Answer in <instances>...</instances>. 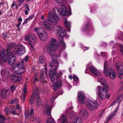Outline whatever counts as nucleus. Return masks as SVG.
<instances>
[{"label":"nucleus","mask_w":123,"mask_h":123,"mask_svg":"<svg viewBox=\"0 0 123 123\" xmlns=\"http://www.w3.org/2000/svg\"><path fill=\"white\" fill-rule=\"evenodd\" d=\"M13 47H14L13 49L14 53L19 56L23 55L26 50L25 47L22 44L16 45L15 43H12L8 45L6 50L7 52L8 53Z\"/></svg>","instance_id":"obj_1"},{"label":"nucleus","mask_w":123,"mask_h":123,"mask_svg":"<svg viewBox=\"0 0 123 123\" xmlns=\"http://www.w3.org/2000/svg\"><path fill=\"white\" fill-rule=\"evenodd\" d=\"M56 33L58 36V38L59 39L60 42L62 50H64L66 47V44L64 40L63 37L66 36V31L62 27L60 26H56Z\"/></svg>","instance_id":"obj_2"},{"label":"nucleus","mask_w":123,"mask_h":123,"mask_svg":"<svg viewBox=\"0 0 123 123\" xmlns=\"http://www.w3.org/2000/svg\"><path fill=\"white\" fill-rule=\"evenodd\" d=\"M108 67L107 62L105 61V62L103 72L105 76H108L111 79H113L115 78L116 76V74L115 70L111 68H109L107 71V70Z\"/></svg>","instance_id":"obj_3"},{"label":"nucleus","mask_w":123,"mask_h":123,"mask_svg":"<svg viewBox=\"0 0 123 123\" xmlns=\"http://www.w3.org/2000/svg\"><path fill=\"white\" fill-rule=\"evenodd\" d=\"M57 48V45L55 44L53 42L45 45L44 49V51L48 52L51 56L53 55L54 51L56 50Z\"/></svg>","instance_id":"obj_4"},{"label":"nucleus","mask_w":123,"mask_h":123,"mask_svg":"<svg viewBox=\"0 0 123 123\" xmlns=\"http://www.w3.org/2000/svg\"><path fill=\"white\" fill-rule=\"evenodd\" d=\"M105 88L102 86H98L97 90L98 92V94L99 95L100 98L102 99L105 98L106 93L107 91L109 90V88L107 89V88Z\"/></svg>","instance_id":"obj_5"},{"label":"nucleus","mask_w":123,"mask_h":123,"mask_svg":"<svg viewBox=\"0 0 123 123\" xmlns=\"http://www.w3.org/2000/svg\"><path fill=\"white\" fill-rule=\"evenodd\" d=\"M24 40L25 41H28L29 44L32 48L33 47L32 45L35 43L36 40V38L34 35L31 33H29L25 36Z\"/></svg>","instance_id":"obj_6"},{"label":"nucleus","mask_w":123,"mask_h":123,"mask_svg":"<svg viewBox=\"0 0 123 123\" xmlns=\"http://www.w3.org/2000/svg\"><path fill=\"white\" fill-rule=\"evenodd\" d=\"M7 55L9 58L8 63L10 65H12L15 62L16 60V57L14 53L12 52L8 53Z\"/></svg>","instance_id":"obj_7"},{"label":"nucleus","mask_w":123,"mask_h":123,"mask_svg":"<svg viewBox=\"0 0 123 123\" xmlns=\"http://www.w3.org/2000/svg\"><path fill=\"white\" fill-rule=\"evenodd\" d=\"M88 109L91 111L95 110L97 107L98 105L96 101H89L86 104Z\"/></svg>","instance_id":"obj_8"},{"label":"nucleus","mask_w":123,"mask_h":123,"mask_svg":"<svg viewBox=\"0 0 123 123\" xmlns=\"http://www.w3.org/2000/svg\"><path fill=\"white\" fill-rule=\"evenodd\" d=\"M40 24L42 26H44L46 29L49 31H52L53 29V25L50 24L46 19L41 22Z\"/></svg>","instance_id":"obj_9"},{"label":"nucleus","mask_w":123,"mask_h":123,"mask_svg":"<svg viewBox=\"0 0 123 123\" xmlns=\"http://www.w3.org/2000/svg\"><path fill=\"white\" fill-rule=\"evenodd\" d=\"M5 52L4 49H2L0 52V64L1 63V60L4 62H6L7 61V56L5 54Z\"/></svg>","instance_id":"obj_10"},{"label":"nucleus","mask_w":123,"mask_h":123,"mask_svg":"<svg viewBox=\"0 0 123 123\" xmlns=\"http://www.w3.org/2000/svg\"><path fill=\"white\" fill-rule=\"evenodd\" d=\"M48 19L49 22L54 25H56L57 24V20L55 18L54 15L51 11H50L49 12Z\"/></svg>","instance_id":"obj_11"},{"label":"nucleus","mask_w":123,"mask_h":123,"mask_svg":"<svg viewBox=\"0 0 123 123\" xmlns=\"http://www.w3.org/2000/svg\"><path fill=\"white\" fill-rule=\"evenodd\" d=\"M49 74L51 80L52 82L54 83L57 81L59 76L56 71H54L53 73L50 72Z\"/></svg>","instance_id":"obj_12"},{"label":"nucleus","mask_w":123,"mask_h":123,"mask_svg":"<svg viewBox=\"0 0 123 123\" xmlns=\"http://www.w3.org/2000/svg\"><path fill=\"white\" fill-rule=\"evenodd\" d=\"M85 98V95L83 92L81 91H79L78 92V98L79 102L82 104H84Z\"/></svg>","instance_id":"obj_13"},{"label":"nucleus","mask_w":123,"mask_h":123,"mask_svg":"<svg viewBox=\"0 0 123 123\" xmlns=\"http://www.w3.org/2000/svg\"><path fill=\"white\" fill-rule=\"evenodd\" d=\"M115 67L118 74L120 75H123V66L120 64L119 61L116 62Z\"/></svg>","instance_id":"obj_14"},{"label":"nucleus","mask_w":123,"mask_h":123,"mask_svg":"<svg viewBox=\"0 0 123 123\" xmlns=\"http://www.w3.org/2000/svg\"><path fill=\"white\" fill-rule=\"evenodd\" d=\"M11 79L13 82H19L22 80L21 76L15 74H13L11 76Z\"/></svg>","instance_id":"obj_15"},{"label":"nucleus","mask_w":123,"mask_h":123,"mask_svg":"<svg viewBox=\"0 0 123 123\" xmlns=\"http://www.w3.org/2000/svg\"><path fill=\"white\" fill-rule=\"evenodd\" d=\"M37 35L40 39L42 41H45L47 39L48 36L47 33L43 31V32L38 33Z\"/></svg>","instance_id":"obj_16"},{"label":"nucleus","mask_w":123,"mask_h":123,"mask_svg":"<svg viewBox=\"0 0 123 123\" xmlns=\"http://www.w3.org/2000/svg\"><path fill=\"white\" fill-rule=\"evenodd\" d=\"M12 70L15 73L20 74H22L25 71V69L24 68H14V69H12Z\"/></svg>","instance_id":"obj_17"},{"label":"nucleus","mask_w":123,"mask_h":123,"mask_svg":"<svg viewBox=\"0 0 123 123\" xmlns=\"http://www.w3.org/2000/svg\"><path fill=\"white\" fill-rule=\"evenodd\" d=\"M89 69L92 72L96 75L99 76L100 74V72L93 66H91L90 67Z\"/></svg>","instance_id":"obj_18"},{"label":"nucleus","mask_w":123,"mask_h":123,"mask_svg":"<svg viewBox=\"0 0 123 123\" xmlns=\"http://www.w3.org/2000/svg\"><path fill=\"white\" fill-rule=\"evenodd\" d=\"M23 63L22 62L16 63L12 67V69H14V68H24L23 67L24 65Z\"/></svg>","instance_id":"obj_19"},{"label":"nucleus","mask_w":123,"mask_h":123,"mask_svg":"<svg viewBox=\"0 0 123 123\" xmlns=\"http://www.w3.org/2000/svg\"><path fill=\"white\" fill-rule=\"evenodd\" d=\"M44 72L43 70H42L41 71L40 73V79L39 81L41 82L45 83L47 82V81L44 80L45 77L42 75V74H44Z\"/></svg>","instance_id":"obj_20"},{"label":"nucleus","mask_w":123,"mask_h":123,"mask_svg":"<svg viewBox=\"0 0 123 123\" xmlns=\"http://www.w3.org/2000/svg\"><path fill=\"white\" fill-rule=\"evenodd\" d=\"M61 8V11L60 13L63 16H65L67 14V12L65 6L63 5L62 6Z\"/></svg>","instance_id":"obj_21"},{"label":"nucleus","mask_w":123,"mask_h":123,"mask_svg":"<svg viewBox=\"0 0 123 123\" xmlns=\"http://www.w3.org/2000/svg\"><path fill=\"white\" fill-rule=\"evenodd\" d=\"M60 9L58 8L55 7L53 9V10L55 16L58 20H59L60 19V17H59L57 15V13L60 12Z\"/></svg>","instance_id":"obj_22"},{"label":"nucleus","mask_w":123,"mask_h":123,"mask_svg":"<svg viewBox=\"0 0 123 123\" xmlns=\"http://www.w3.org/2000/svg\"><path fill=\"white\" fill-rule=\"evenodd\" d=\"M100 82L101 84L105 88H107V89H108V84L106 82L105 79L103 78H100Z\"/></svg>","instance_id":"obj_23"},{"label":"nucleus","mask_w":123,"mask_h":123,"mask_svg":"<svg viewBox=\"0 0 123 123\" xmlns=\"http://www.w3.org/2000/svg\"><path fill=\"white\" fill-rule=\"evenodd\" d=\"M65 26L67 28L68 31L69 32L70 31V23L67 21L66 19L64 21Z\"/></svg>","instance_id":"obj_24"},{"label":"nucleus","mask_w":123,"mask_h":123,"mask_svg":"<svg viewBox=\"0 0 123 123\" xmlns=\"http://www.w3.org/2000/svg\"><path fill=\"white\" fill-rule=\"evenodd\" d=\"M123 98V96L122 95L118 96L115 101H114L111 104V105L109 106L108 107H110L111 106L113 105L116 102H118L119 103L121 102L122 101Z\"/></svg>","instance_id":"obj_25"},{"label":"nucleus","mask_w":123,"mask_h":123,"mask_svg":"<svg viewBox=\"0 0 123 123\" xmlns=\"http://www.w3.org/2000/svg\"><path fill=\"white\" fill-rule=\"evenodd\" d=\"M73 122L74 123H83L82 119L80 117H75L74 118Z\"/></svg>","instance_id":"obj_26"},{"label":"nucleus","mask_w":123,"mask_h":123,"mask_svg":"<svg viewBox=\"0 0 123 123\" xmlns=\"http://www.w3.org/2000/svg\"><path fill=\"white\" fill-rule=\"evenodd\" d=\"M36 99H37V100H36V106L37 107H40L42 105V101L39 98V97L38 98H37V96H36Z\"/></svg>","instance_id":"obj_27"},{"label":"nucleus","mask_w":123,"mask_h":123,"mask_svg":"<svg viewBox=\"0 0 123 123\" xmlns=\"http://www.w3.org/2000/svg\"><path fill=\"white\" fill-rule=\"evenodd\" d=\"M52 106L49 105L46 107V114L50 116L51 115V111L52 108Z\"/></svg>","instance_id":"obj_28"},{"label":"nucleus","mask_w":123,"mask_h":123,"mask_svg":"<svg viewBox=\"0 0 123 123\" xmlns=\"http://www.w3.org/2000/svg\"><path fill=\"white\" fill-rule=\"evenodd\" d=\"M80 115L82 117H86L88 115V113L87 110L85 109H82L80 111Z\"/></svg>","instance_id":"obj_29"},{"label":"nucleus","mask_w":123,"mask_h":123,"mask_svg":"<svg viewBox=\"0 0 123 123\" xmlns=\"http://www.w3.org/2000/svg\"><path fill=\"white\" fill-rule=\"evenodd\" d=\"M119 105H118L117 107L116 108L114 112H113V113L111 115L108 116L107 118L108 120H109L110 119H111L115 115L118 110V108L119 107Z\"/></svg>","instance_id":"obj_30"},{"label":"nucleus","mask_w":123,"mask_h":123,"mask_svg":"<svg viewBox=\"0 0 123 123\" xmlns=\"http://www.w3.org/2000/svg\"><path fill=\"white\" fill-rule=\"evenodd\" d=\"M58 120H61V121H67V117L66 115L63 114Z\"/></svg>","instance_id":"obj_31"},{"label":"nucleus","mask_w":123,"mask_h":123,"mask_svg":"<svg viewBox=\"0 0 123 123\" xmlns=\"http://www.w3.org/2000/svg\"><path fill=\"white\" fill-rule=\"evenodd\" d=\"M25 87L24 88L23 92L22 93V95H23V99L24 100L25 99V97L26 96V94L27 93V89L26 87V85H25Z\"/></svg>","instance_id":"obj_32"},{"label":"nucleus","mask_w":123,"mask_h":123,"mask_svg":"<svg viewBox=\"0 0 123 123\" xmlns=\"http://www.w3.org/2000/svg\"><path fill=\"white\" fill-rule=\"evenodd\" d=\"M8 91L7 90H6L3 91L1 94V96L4 98H6L7 96V93Z\"/></svg>","instance_id":"obj_33"},{"label":"nucleus","mask_w":123,"mask_h":123,"mask_svg":"<svg viewBox=\"0 0 123 123\" xmlns=\"http://www.w3.org/2000/svg\"><path fill=\"white\" fill-rule=\"evenodd\" d=\"M43 30L44 28L42 27H39V28H35L34 29V31L37 32V33H40L41 31H43Z\"/></svg>","instance_id":"obj_34"},{"label":"nucleus","mask_w":123,"mask_h":123,"mask_svg":"<svg viewBox=\"0 0 123 123\" xmlns=\"http://www.w3.org/2000/svg\"><path fill=\"white\" fill-rule=\"evenodd\" d=\"M46 123H55V122L53 118H48L46 120Z\"/></svg>","instance_id":"obj_35"},{"label":"nucleus","mask_w":123,"mask_h":123,"mask_svg":"<svg viewBox=\"0 0 123 123\" xmlns=\"http://www.w3.org/2000/svg\"><path fill=\"white\" fill-rule=\"evenodd\" d=\"M59 66V65H58L57 66H56L55 65L54 66H53V67H52L50 68L49 73L50 72L52 73V71H56Z\"/></svg>","instance_id":"obj_36"},{"label":"nucleus","mask_w":123,"mask_h":123,"mask_svg":"<svg viewBox=\"0 0 123 123\" xmlns=\"http://www.w3.org/2000/svg\"><path fill=\"white\" fill-rule=\"evenodd\" d=\"M58 82L59 84V85H56L55 83H54L52 85L53 89L54 90H56L57 88L60 87L61 86V84L60 82L59 81Z\"/></svg>","instance_id":"obj_37"},{"label":"nucleus","mask_w":123,"mask_h":123,"mask_svg":"<svg viewBox=\"0 0 123 123\" xmlns=\"http://www.w3.org/2000/svg\"><path fill=\"white\" fill-rule=\"evenodd\" d=\"M25 119H27L29 118L30 119L31 117V115H30L29 112L27 111H26L25 112Z\"/></svg>","instance_id":"obj_38"},{"label":"nucleus","mask_w":123,"mask_h":123,"mask_svg":"<svg viewBox=\"0 0 123 123\" xmlns=\"http://www.w3.org/2000/svg\"><path fill=\"white\" fill-rule=\"evenodd\" d=\"M38 90V89L37 87L36 86H35L34 87V89H33V92L34 93L33 94H34V95H35V94L36 96H37V98H39V94L37 93V92Z\"/></svg>","instance_id":"obj_39"},{"label":"nucleus","mask_w":123,"mask_h":123,"mask_svg":"<svg viewBox=\"0 0 123 123\" xmlns=\"http://www.w3.org/2000/svg\"><path fill=\"white\" fill-rule=\"evenodd\" d=\"M120 38L121 40L123 39V32H119L118 34L117 37L116 38V40L119 39Z\"/></svg>","instance_id":"obj_40"},{"label":"nucleus","mask_w":123,"mask_h":123,"mask_svg":"<svg viewBox=\"0 0 123 123\" xmlns=\"http://www.w3.org/2000/svg\"><path fill=\"white\" fill-rule=\"evenodd\" d=\"M44 60L43 59V55H41L40 56L38 63H42L44 62Z\"/></svg>","instance_id":"obj_41"},{"label":"nucleus","mask_w":123,"mask_h":123,"mask_svg":"<svg viewBox=\"0 0 123 123\" xmlns=\"http://www.w3.org/2000/svg\"><path fill=\"white\" fill-rule=\"evenodd\" d=\"M4 74L5 76L6 77H8L10 76L9 71L8 70H5L4 72Z\"/></svg>","instance_id":"obj_42"},{"label":"nucleus","mask_w":123,"mask_h":123,"mask_svg":"<svg viewBox=\"0 0 123 123\" xmlns=\"http://www.w3.org/2000/svg\"><path fill=\"white\" fill-rule=\"evenodd\" d=\"M16 111L14 110V109L13 108L11 109L10 111V113L14 115H17L18 116L19 115V114L15 112Z\"/></svg>","instance_id":"obj_43"},{"label":"nucleus","mask_w":123,"mask_h":123,"mask_svg":"<svg viewBox=\"0 0 123 123\" xmlns=\"http://www.w3.org/2000/svg\"><path fill=\"white\" fill-rule=\"evenodd\" d=\"M35 95H34V94H33L32 95L30 99V102L31 104H33L34 102L33 98L34 97Z\"/></svg>","instance_id":"obj_44"},{"label":"nucleus","mask_w":123,"mask_h":123,"mask_svg":"<svg viewBox=\"0 0 123 123\" xmlns=\"http://www.w3.org/2000/svg\"><path fill=\"white\" fill-rule=\"evenodd\" d=\"M25 0H18V5L19 6H21L22 5Z\"/></svg>","instance_id":"obj_45"},{"label":"nucleus","mask_w":123,"mask_h":123,"mask_svg":"<svg viewBox=\"0 0 123 123\" xmlns=\"http://www.w3.org/2000/svg\"><path fill=\"white\" fill-rule=\"evenodd\" d=\"M29 56H26L24 58L22 59V62L24 63V62L27 61L29 59Z\"/></svg>","instance_id":"obj_46"},{"label":"nucleus","mask_w":123,"mask_h":123,"mask_svg":"<svg viewBox=\"0 0 123 123\" xmlns=\"http://www.w3.org/2000/svg\"><path fill=\"white\" fill-rule=\"evenodd\" d=\"M75 115V112L73 111H71L69 114V116L71 118L74 117Z\"/></svg>","instance_id":"obj_47"},{"label":"nucleus","mask_w":123,"mask_h":123,"mask_svg":"<svg viewBox=\"0 0 123 123\" xmlns=\"http://www.w3.org/2000/svg\"><path fill=\"white\" fill-rule=\"evenodd\" d=\"M56 56L55 55L54 56V55H52V56H51L52 58L54 60L55 63V64H57V66L58 65V63L56 60L54 59V57H56Z\"/></svg>","instance_id":"obj_48"},{"label":"nucleus","mask_w":123,"mask_h":123,"mask_svg":"<svg viewBox=\"0 0 123 123\" xmlns=\"http://www.w3.org/2000/svg\"><path fill=\"white\" fill-rule=\"evenodd\" d=\"M15 85H13L11 86L10 87V89L11 92L13 91L15 89Z\"/></svg>","instance_id":"obj_49"},{"label":"nucleus","mask_w":123,"mask_h":123,"mask_svg":"<svg viewBox=\"0 0 123 123\" xmlns=\"http://www.w3.org/2000/svg\"><path fill=\"white\" fill-rule=\"evenodd\" d=\"M34 120L36 122H38V123H40L41 121L40 119L38 117L35 118Z\"/></svg>","instance_id":"obj_50"},{"label":"nucleus","mask_w":123,"mask_h":123,"mask_svg":"<svg viewBox=\"0 0 123 123\" xmlns=\"http://www.w3.org/2000/svg\"><path fill=\"white\" fill-rule=\"evenodd\" d=\"M120 51L123 55V45H120Z\"/></svg>","instance_id":"obj_51"},{"label":"nucleus","mask_w":123,"mask_h":123,"mask_svg":"<svg viewBox=\"0 0 123 123\" xmlns=\"http://www.w3.org/2000/svg\"><path fill=\"white\" fill-rule=\"evenodd\" d=\"M73 78L74 80L76 82L78 81L79 80L77 76H74L73 77Z\"/></svg>","instance_id":"obj_52"},{"label":"nucleus","mask_w":123,"mask_h":123,"mask_svg":"<svg viewBox=\"0 0 123 123\" xmlns=\"http://www.w3.org/2000/svg\"><path fill=\"white\" fill-rule=\"evenodd\" d=\"M25 8L26 9V10H28V11H29L30 9L29 8V6L27 4L25 5L24 6Z\"/></svg>","instance_id":"obj_53"},{"label":"nucleus","mask_w":123,"mask_h":123,"mask_svg":"<svg viewBox=\"0 0 123 123\" xmlns=\"http://www.w3.org/2000/svg\"><path fill=\"white\" fill-rule=\"evenodd\" d=\"M101 55L104 57H105L107 56V53L106 52H101Z\"/></svg>","instance_id":"obj_54"},{"label":"nucleus","mask_w":123,"mask_h":123,"mask_svg":"<svg viewBox=\"0 0 123 123\" xmlns=\"http://www.w3.org/2000/svg\"><path fill=\"white\" fill-rule=\"evenodd\" d=\"M17 2L16 1H14L12 3V4L11 5V8L13 7H14L16 4Z\"/></svg>","instance_id":"obj_55"},{"label":"nucleus","mask_w":123,"mask_h":123,"mask_svg":"<svg viewBox=\"0 0 123 123\" xmlns=\"http://www.w3.org/2000/svg\"><path fill=\"white\" fill-rule=\"evenodd\" d=\"M34 15H32L30 16L28 18H27V19H28V20H30V19H32V18H34Z\"/></svg>","instance_id":"obj_56"},{"label":"nucleus","mask_w":123,"mask_h":123,"mask_svg":"<svg viewBox=\"0 0 123 123\" xmlns=\"http://www.w3.org/2000/svg\"><path fill=\"white\" fill-rule=\"evenodd\" d=\"M30 113V115H31V116L32 117L33 116V113H34V111L33 109H31V111L30 112H29Z\"/></svg>","instance_id":"obj_57"},{"label":"nucleus","mask_w":123,"mask_h":123,"mask_svg":"<svg viewBox=\"0 0 123 123\" xmlns=\"http://www.w3.org/2000/svg\"><path fill=\"white\" fill-rule=\"evenodd\" d=\"M15 100L12 99L9 102V103L14 104L15 103Z\"/></svg>","instance_id":"obj_58"},{"label":"nucleus","mask_w":123,"mask_h":123,"mask_svg":"<svg viewBox=\"0 0 123 123\" xmlns=\"http://www.w3.org/2000/svg\"><path fill=\"white\" fill-rule=\"evenodd\" d=\"M56 98H55V97H53L50 100L51 102L52 103L53 102Z\"/></svg>","instance_id":"obj_59"},{"label":"nucleus","mask_w":123,"mask_h":123,"mask_svg":"<svg viewBox=\"0 0 123 123\" xmlns=\"http://www.w3.org/2000/svg\"><path fill=\"white\" fill-rule=\"evenodd\" d=\"M5 111L6 113H7L9 111V109L7 108L6 107L5 108Z\"/></svg>","instance_id":"obj_60"},{"label":"nucleus","mask_w":123,"mask_h":123,"mask_svg":"<svg viewBox=\"0 0 123 123\" xmlns=\"http://www.w3.org/2000/svg\"><path fill=\"white\" fill-rule=\"evenodd\" d=\"M37 75H36V76L34 78V83H35L36 81L37 80Z\"/></svg>","instance_id":"obj_61"},{"label":"nucleus","mask_w":123,"mask_h":123,"mask_svg":"<svg viewBox=\"0 0 123 123\" xmlns=\"http://www.w3.org/2000/svg\"><path fill=\"white\" fill-rule=\"evenodd\" d=\"M63 0H55L58 3H61Z\"/></svg>","instance_id":"obj_62"},{"label":"nucleus","mask_w":123,"mask_h":123,"mask_svg":"<svg viewBox=\"0 0 123 123\" xmlns=\"http://www.w3.org/2000/svg\"><path fill=\"white\" fill-rule=\"evenodd\" d=\"M18 20L19 22H21L22 21V19L20 17H18Z\"/></svg>","instance_id":"obj_63"},{"label":"nucleus","mask_w":123,"mask_h":123,"mask_svg":"<svg viewBox=\"0 0 123 123\" xmlns=\"http://www.w3.org/2000/svg\"><path fill=\"white\" fill-rule=\"evenodd\" d=\"M49 66L50 68L51 67H53V66H55L53 65V63L52 62H51L49 65Z\"/></svg>","instance_id":"obj_64"}]
</instances>
